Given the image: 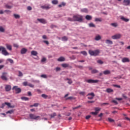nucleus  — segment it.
Wrapping results in <instances>:
<instances>
[{"mask_svg":"<svg viewBox=\"0 0 130 130\" xmlns=\"http://www.w3.org/2000/svg\"><path fill=\"white\" fill-rule=\"evenodd\" d=\"M74 22H82L83 21V16L80 15H77L73 16Z\"/></svg>","mask_w":130,"mask_h":130,"instance_id":"f257e3e1","label":"nucleus"},{"mask_svg":"<svg viewBox=\"0 0 130 130\" xmlns=\"http://www.w3.org/2000/svg\"><path fill=\"white\" fill-rule=\"evenodd\" d=\"M88 52L89 54L92 56H97V55H98L100 53V51H99V50H96L94 51L89 50Z\"/></svg>","mask_w":130,"mask_h":130,"instance_id":"f03ea898","label":"nucleus"},{"mask_svg":"<svg viewBox=\"0 0 130 130\" xmlns=\"http://www.w3.org/2000/svg\"><path fill=\"white\" fill-rule=\"evenodd\" d=\"M12 90H15L16 94H20L22 92V89L19 88L18 86H13Z\"/></svg>","mask_w":130,"mask_h":130,"instance_id":"7ed1b4c3","label":"nucleus"},{"mask_svg":"<svg viewBox=\"0 0 130 130\" xmlns=\"http://www.w3.org/2000/svg\"><path fill=\"white\" fill-rule=\"evenodd\" d=\"M88 84H96L99 82L98 80L88 79L85 81Z\"/></svg>","mask_w":130,"mask_h":130,"instance_id":"20e7f679","label":"nucleus"},{"mask_svg":"<svg viewBox=\"0 0 130 130\" xmlns=\"http://www.w3.org/2000/svg\"><path fill=\"white\" fill-rule=\"evenodd\" d=\"M29 116L30 119H35V120L39 119V118H40V116H36V115L34 114H29Z\"/></svg>","mask_w":130,"mask_h":130,"instance_id":"39448f33","label":"nucleus"},{"mask_svg":"<svg viewBox=\"0 0 130 130\" xmlns=\"http://www.w3.org/2000/svg\"><path fill=\"white\" fill-rule=\"evenodd\" d=\"M122 36V35H121V34H117L114 36H112L111 37V38L113 39V40H115V39H120L121 38V37Z\"/></svg>","mask_w":130,"mask_h":130,"instance_id":"423d86ee","label":"nucleus"},{"mask_svg":"<svg viewBox=\"0 0 130 130\" xmlns=\"http://www.w3.org/2000/svg\"><path fill=\"white\" fill-rule=\"evenodd\" d=\"M7 75H8V73L6 72H4L2 74V75L1 76V79L3 80V81H8V78H7Z\"/></svg>","mask_w":130,"mask_h":130,"instance_id":"0eeeda50","label":"nucleus"},{"mask_svg":"<svg viewBox=\"0 0 130 130\" xmlns=\"http://www.w3.org/2000/svg\"><path fill=\"white\" fill-rule=\"evenodd\" d=\"M87 96L88 99H89V100H92V99H93L94 97H95V94H94V92H91L88 93L87 94Z\"/></svg>","mask_w":130,"mask_h":130,"instance_id":"6e6552de","label":"nucleus"},{"mask_svg":"<svg viewBox=\"0 0 130 130\" xmlns=\"http://www.w3.org/2000/svg\"><path fill=\"white\" fill-rule=\"evenodd\" d=\"M2 54L5 56L9 55V52L7 51V50H6V48L5 47H3V48H2Z\"/></svg>","mask_w":130,"mask_h":130,"instance_id":"1a4fd4ad","label":"nucleus"},{"mask_svg":"<svg viewBox=\"0 0 130 130\" xmlns=\"http://www.w3.org/2000/svg\"><path fill=\"white\" fill-rule=\"evenodd\" d=\"M12 89V86L10 85H6L5 86V90L6 92H10V90Z\"/></svg>","mask_w":130,"mask_h":130,"instance_id":"9d476101","label":"nucleus"},{"mask_svg":"<svg viewBox=\"0 0 130 130\" xmlns=\"http://www.w3.org/2000/svg\"><path fill=\"white\" fill-rule=\"evenodd\" d=\"M37 20L39 21V22L42 23V24H46V23H47V22H46V20H45V19H44L38 18Z\"/></svg>","mask_w":130,"mask_h":130,"instance_id":"9b49d317","label":"nucleus"},{"mask_svg":"<svg viewBox=\"0 0 130 130\" xmlns=\"http://www.w3.org/2000/svg\"><path fill=\"white\" fill-rule=\"evenodd\" d=\"M61 67H62V68H70V69H72L73 68L72 66H70L68 63H62L61 64Z\"/></svg>","mask_w":130,"mask_h":130,"instance_id":"f8f14e48","label":"nucleus"},{"mask_svg":"<svg viewBox=\"0 0 130 130\" xmlns=\"http://www.w3.org/2000/svg\"><path fill=\"white\" fill-rule=\"evenodd\" d=\"M122 62H129V58L127 57H123L122 59Z\"/></svg>","mask_w":130,"mask_h":130,"instance_id":"ddd939ff","label":"nucleus"},{"mask_svg":"<svg viewBox=\"0 0 130 130\" xmlns=\"http://www.w3.org/2000/svg\"><path fill=\"white\" fill-rule=\"evenodd\" d=\"M27 51L28 50L27 49L23 48L21 49L20 53L21 54H25V53H26V52H27Z\"/></svg>","mask_w":130,"mask_h":130,"instance_id":"4468645a","label":"nucleus"},{"mask_svg":"<svg viewBox=\"0 0 130 130\" xmlns=\"http://www.w3.org/2000/svg\"><path fill=\"white\" fill-rule=\"evenodd\" d=\"M124 6H129L130 4V0H124Z\"/></svg>","mask_w":130,"mask_h":130,"instance_id":"2eb2a0df","label":"nucleus"},{"mask_svg":"<svg viewBox=\"0 0 130 130\" xmlns=\"http://www.w3.org/2000/svg\"><path fill=\"white\" fill-rule=\"evenodd\" d=\"M120 19L122 20V21H124V22H128L129 21V19L126 18L123 16H121Z\"/></svg>","mask_w":130,"mask_h":130,"instance_id":"dca6fc26","label":"nucleus"},{"mask_svg":"<svg viewBox=\"0 0 130 130\" xmlns=\"http://www.w3.org/2000/svg\"><path fill=\"white\" fill-rule=\"evenodd\" d=\"M41 8L42 9H43L44 10H49V9L50 8L49 6H46V5L42 6L41 7Z\"/></svg>","mask_w":130,"mask_h":130,"instance_id":"f3484780","label":"nucleus"},{"mask_svg":"<svg viewBox=\"0 0 130 130\" xmlns=\"http://www.w3.org/2000/svg\"><path fill=\"white\" fill-rule=\"evenodd\" d=\"M66 60V58L64 57L61 56L59 58L57 59L58 61H64Z\"/></svg>","mask_w":130,"mask_h":130,"instance_id":"a211bd4d","label":"nucleus"},{"mask_svg":"<svg viewBox=\"0 0 130 130\" xmlns=\"http://www.w3.org/2000/svg\"><path fill=\"white\" fill-rule=\"evenodd\" d=\"M5 104L6 105H7V106H8V107H10V108H15V106H11V103H7L5 102Z\"/></svg>","mask_w":130,"mask_h":130,"instance_id":"6ab92c4d","label":"nucleus"},{"mask_svg":"<svg viewBox=\"0 0 130 130\" xmlns=\"http://www.w3.org/2000/svg\"><path fill=\"white\" fill-rule=\"evenodd\" d=\"M85 19L88 21H90L92 20V16H91L90 15H87L85 16Z\"/></svg>","mask_w":130,"mask_h":130,"instance_id":"aec40b11","label":"nucleus"},{"mask_svg":"<svg viewBox=\"0 0 130 130\" xmlns=\"http://www.w3.org/2000/svg\"><path fill=\"white\" fill-rule=\"evenodd\" d=\"M6 46L9 50H12V45H9V44H6Z\"/></svg>","mask_w":130,"mask_h":130,"instance_id":"412c9836","label":"nucleus"},{"mask_svg":"<svg viewBox=\"0 0 130 130\" xmlns=\"http://www.w3.org/2000/svg\"><path fill=\"white\" fill-rule=\"evenodd\" d=\"M111 72L109 70H106L103 72L104 75H110Z\"/></svg>","mask_w":130,"mask_h":130,"instance_id":"4be33fe9","label":"nucleus"},{"mask_svg":"<svg viewBox=\"0 0 130 130\" xmlns=\"http://www.w3.org/2000/svg\"><path fill=\"white\" fill-rule=\"evenodd\" d=\"M65 81H68V83L69 84V85H71V84H73V81L71 79L67 78L66 79H65Z\"/></svg>","mask_w":130,"mask_h":130,"instance_id":"5701e85b","label":"nucleus"},{"mask_svg":"<svg viewBox=\"0 0 130 130\" xmlns=\"http://www.w3.org/2000/svg\"><path fill=\"white\" fill-rule=\"evenodd\" d=\"M94 39H95V40H96V41H98L99 40H101V36H100V35L96 36Z\"/></svg>","mask_w":130,"mask_h":130,"instance_id":"b1692460","label":"nucleus"},{"mask_svg":"<svg viewBox=\"0 0 130 130\" xmlns=\"http://www.w3.org/2000/svg\"><path fill=\"white\" fill-rule=\"evenodd\" d=\"M106 44H113V42H112V41H110V40H106Z\"/></svg>","mask_w":130,"mask_h":130,"instance_id":"393cba45","label":"nucleus"},{"mask_svg":"<svg viewBox=\"0 0 130 130\" xmlns=\"http://www.w3.org/2000/svg\"><path fill=\"white\" fill-rule=\"evenodd\" d=\"M81 12L82 13H88V9L87 8H83L81 9Z\"/></svg>","mask_w":130,"mask_h":130,"instance_id":"a878e982","label":"nucleus"},{"mask_svg":"<svg viewBox=\"0 0 130 130\" xmlns=\"http://www.w3.org/2000/svg\"><path fill=\"white\" fill-rule=\"evenodd\" d=\"M31 55L36 56V55H37V54H38V53L36 51H32L31 52Z\"/></svg>","mask_w":130,"mask_h":130,"instance_id":"bb28decb","label":"nucleus"},{"mask_svg":"<svg viewBox=\"0 0 130 130\" xmlns=\"http://www.w3.org/2000/svg\"><path fill=\"white\" fill-rule=\"evenodd\" d=\"M21 99L23 100L24 101H29V98L23 96L21 98Z\"/></svg>","mask_w":130,"mask_h":130,"instance_id":"cd10ccee","label":"nucleus"},{"mask_svg":"<svg viewBox=\"0 0 130 130\" xmlns=\"http://www.w3.org/2000/svg\"><path fill=\"white\" fill-rule=\"evenodd\" d=\"M106 92H107V93H112V92H113V89L111 88H107L106 89Z\"/></svg>","mask_w":130,"mask_h":130,"instance_id":"c85d7f7f","label":"nucleus"},{"mask_svg":"<svg viewBox=\"0 0 130 130\" xmlns=\"http://www.w3.org/2000/svg\"><path fill=\"white\" fill-rule=\"evenodd\" d=\"M99 71L96 69H93L91 71V74H97Z\"/></svg>","mask_w":130,"mask_h":130,"instance_id":"c756f323","label":"nucleus"},{"mask_svg":"<svg viewBox=\"0 0 130 130\" xmlns=\"http://www.w3.org/2000/svg\"><path fill=\"white\" fill-rule=\"evenodd\" d=\"M52 4L53 5H57V4H58V1H57V0H53V1H52Z\"/></svg>","mask_w":130,"mask_h":130,"instance_id":"7c9ffc66","label":"nucleus"},{"mask_svg":"<svg viewBox=\"0 0 130 130\" xmlns=\"http://www.w3.org/2000/svg\"><path fill=\"white\" fill-rule=\"evenodd\" d=\"M95 22H102V18H96L95 19Z\"/></svg>","mask_w":130,"mask_h":130,"instance_id":"2f4dec72","label":"nucleus"},{"mask_svg":"<svg viewBox=\"0 0 130 130\" xmlns=\"http://www.w3.org/2000/svg\"><path fill=\"white\" fill-rule=\"evenodd\" d=\"M94 110L95 112H98V113H99V111L101 110V108L96 107L94 108Z\"/></svg>","mask_w":130,"mask_h":130,"instance_id":"473e14b6","label":"nucleus"},{"mask_svg":"<svg viewBox=\"0 0 130 130\" xmlns=\"http://www.w3.org/2000/svg\"><path fill=\"white\" fill-rule=\"evenodd\" d=\"M68 37L64 36L62 37V41H68Z\"/></svg>","mask_w":130,"mask_h":130,"instance_id":"72a5a7b5","label":"nucleus"},{"mask_svg":"<svg viewBox=\"0 0 130 130\" xmlns=\"http://www.w3.org/2000/svg\"><path fill=\"white\" fill-rule=\"evenodd\" d=\"M5 30L3 26H0V32H2V33H4L5 32Z\"/></svg>","mask_w":130,"mask_h":130,"instance_id":"f704fd0d","label":"nucleus"},{"mask_svg":"<svg viewBox=\"0 0 130 130\" xmlns=\"http://www.w3.org/2000/svg\"><path fill=\"white\" fill-rule=\"evenodd\" d=\"M42 97L44 98V99H47V97H48V95L45 94H42Z\"/></svg>","mask_w":130,"mask_h":130,"instance_id":"c9c22d12","label":"nucleus"},{"mask_svg":"<svg viewBox=\"0 0 130 130\" xmlns=\"http://www.w3.org/2000/svg\"><path fill=\"white\" fill-rule=\"evenodd\" d=\"M14 17L15 18V19H20V15L18 14H14Z\"/></svg>","mask_w":130,"mask_h":130,"instance_id":"e433bc0d","label":"nucleus"},{"mask_svg":"<svg viewBox=\"0 0 130 130\" xmlns=\"http://www.w3.org/2000/svg\"><path fill=\"white\" fill-rule=\"evenodd\" d=\"M13 112H14V110H11L10 111H8L6 112V113L8 114H12V113H13Z\"/></svg>","mask_w":130,"mask_h":130,"instance_id":"4c0bfd02","label":"nucleus"},{"mask_svg":"<svg viewBox=\"0 0 130 130\" xmlns=\"http://www.w3.org/2000/svg\"><path fill=\"white\" fill-rule=\"evenodd\" d=\"M51 118H53L55 116H56V113H53V114L50 115Z\"/></svg>","mask_w":130,"mask_h":130,"instance_id":"58836bf2","label":"nucleus"},{"mask_svg":"<svg viewBox=\"0 0 130 130\" xmlns=\"http://www.w3.org/2000/svg\"><path fill=\"white\" fill-rule=\"evenodd\" d=\"M108 121H109V122H114V120L111 118H108Z\"/></svg>","mask_w":130,"mask_h":130,"instance_id":"ea45409f","label":"nucleus"},{"mask_svg":"<svg viewBox=\"0 0 130 130\" xmlns=\"http://www.w3.org/2000/svg\"><path fill=\"white\" fill-rule=\"evenodd\" d=\"M98 63H99L100 64H103L104 62L101 60H98L97 61Z\"/></svg>","mask_w":130,"mask_h":130,"instance_id":"a19ab883","label":"nucleus"},{"mask_svg":"<svg viewBox=\"0 0 130 130\" xmlns=\"http://www.w3.org/2000/svg\"><path fill=\"white\" fill-rule=\"evenodd\" d=\"M111 25V26H113V27H117V23H112Z\"/></svg>","mask_w":130,"mask_h":130,"instance_id":"79ce46f5","label":"nucleus"},{"mask_svg":"<svg viewBox=\"0 0 130 130\" xmlns=\"http://www.w3.org/2000/svg\"><path fill=\"white\" fill-rule=\"evenodd\" d=\"M80 53H81L83 55H87V52H86V51H81Z\"/></svg>","mask_w":130,"mask_h":130,"instance_id":"37998d69","label":"nucleus"},{"mask_svg":"<svg viewBox=\"0 0 130 130\" xmlns=\"http://www.w3.org/2000/svg\"><path fill=\"white\" fill-rule=\"evenodd\" d=\"M73 99H75L74 98V97H73V96H69V97L66 98V100H72Z\"/></svg>","mask_w":130,"mask_h":130,"instance_id":"c03bdc74","label":"nucleus"},{"mask_svg":"<svg viewBox=\"0 0 130 130\" xmlns=\"http://www.w3.org/2000/svg\"><path fill=\"white\" fill-rule=\"evenodd\" d=\"M80 107H82V106L79 105L77 107L73 108V110H75V109H78V108H80Z\"/></svg>","mask_w":130,"mask_h":130,"instance_id":"a18cd8bd","label":"nucleus"},{"mask_svg":"<svg viewBox=\"0 0 130 130\" xmlns=\"http://www.w3.org/2000/svg\"><path fill=\"white\" fill-rule=\"evenodd\" d=\"M27 86H28V87H30V88H34V85L30 83H28Z\"/></svg>","mask_w":130,"mask_h":130,"instance_id":"49530a36","label":"nucleus"},{"mask_svg":"<svg viewBox=\"0 0 130 130\" xmlns=\"http://www.w3.org/2000/svg\"><path fill=\"white\" fill-rule=\"evenodd\" d=\"M45 61H46V58L43 57V58H42L41 62H44Z\"/></svg>","mask_w":130,"mask_h":130,"instance_id":"de8ad7c7","label":"nucleus"},{"mask_svg":"<svg viewBox=\"0 0 130 130\" xmlns=\"http://www.w3.org/2000/svg\"><path fill=\"white\" fill-rule=\"evenodd\" d=\"M19 77H23V73L21 71H19Z\"/></svg>","mask_w":130,"mask_h":130,"instance_id":"09e8293b","label":"nucleus"},{"mask_svg":"<svg viewBox=\"0 0 130 130\" xmlns=\"http://www.w3.org/2000/svg\"><path fill=\"white\" fill-rule=\"evenodd\" d=\"M41 78H44V79H46L47 78V76L46 75H42L41 76Z\"/></svg>","mask_w":130,"mask_h":130,"instance_id":"8fccbe9b","label":"nucleus"},{"mask_svg":"<svg viewBox=\"0 0 130 130\" xmlns=\"http://www.w3.org/2000/svg\"><path fill=\"white\" fill-rule=\"evenodd\" d=\"M8 61L10 62V63H14V60L12 59H8Z\"/></svg>","mask_w":130,"mask_h":130,"instance_id":"3c124183","label":"nucleus"},{"mask_svg":"<svg viewBox=\"0 0 130 130\" xmlns=\"http://www.w3.org/2000/svg\"><path fill=\"white\" fill-rule=\"evenodd\" d=\"M89 27H94L95 25L93 24V23H90L89 24Z\"/></svg>","mask_w":130,"mask_h":130,"instance_id":"603ef678","label":"nucleus"},{"mask_svg":"<svg viewBox=\"0 0 130 130\" xmlns=\"http://www.w3.org/2000/svg\"><path fill=\"white\" fill-rule=\"evenodd\" d=\"M79 94L80 95H82V96H84V95L85 94V92L84 91H81L79 92Z\"/></svg>","mask_w":130,"mask_h":130,"instance_id":"864d4df0","label":"nucleus"},{"mask_svg":"<svg viewBox=\"0 0 130 130\" xmlns=\"http://www.w3.org/2000/svg\"><path fill=\"white\" fill-rule=\"evenodd\" d=\"M98 113V112H92L91 113V114H93V115H97Z\"/></svg>","mask_w":130,"mask_h":130,"instance_id":"5fc2aeb1","label":"nucleus"},{"mask_svg":"<svg viewBox=\"0 0 130 130\" xmlns=\"http://www.w3.org/2000/svg\"><path fill=\"white\" fill-rule=\"evenodd\" d=\"M44 43H45L46 44H47V45H48L49 44V42H48V41H43Z\"/></svg>","mask_w":130,"mask_h":130,"instance_id":"6e6d98bb","label":"nucleus"},{"mask_svg":"<svg viewBox=\"0 0 130 130\" xmlns=\"http://www.w3.org/2000/svg\"><path fill=\"white\" fill-rule=\"evenodd\" d=\"M6 106V103L2 104V106L1 107V108H4Z\"/></svg>","mask_w":130,"mask_h":130,"instance_id":"4d7b16f0","label":"nucleus"},{"mask_svg":"<svg viewBox=\"0 0 130 130\" xmlns=\"http://www.w3.org/2000/svg\"><path fill=\"white\" fill-rule=\"evenodd\" d=\"M113 87H116V88H120V85H116V84H114L113 85Z\"/></svg>","mask_w":130,"mask_h":130,"instance_id":"13d9d810","label":"nucleus"},{"mask_svg":"<svg viewBox=\"0 0 130 130\" xmlns=\"http://www.w3.org/2000/svg\"><path fill=\"white\" fill-rule=\"evenodd\" d=\"M6 8L7 9H11L12 8V6H9V5H6Z\"/></svg>","mask_w":130,"mask_h":130,"instance_id":"bf43d9fd","label":"nucleus"},{"mask_svg":"<svg viewBox=\"0 0 130 130\" xmlns=\"http://www.w3.org/2000/svg\"><path fill=\"white\" fill-rule=\"evenodd\" d=\"M68 21H71V22L74 21V17L73 18H68Z\"/></svg>","mask_w":130,"mask_h":130,"instance_id":"052dcab7","label":"nucleus"},{"mask_svg":"<svg viewBox=\"0 0 130 130\" xmlns=\"http://www.w3.org/2000/svg\"><path fill=\"white\" fill-rule=\"evenodd\" d=\"M39 105V104H38V103H35L34 104V107H38Z\"/></svg>","mask_w":130,"mask_h":130,"instance_id":"680f3d73","label":"nucleus"},{"mask_svg":"<svg viewBox=\"0 0 130 130\" xmlns=\"http://www.w3.org/2000/svg\"><path fill=\"white\" fill-rule=\"evenodd\" d=\"M23 86H28V82H24L23 83Z\"/></svg>","mask_w":130,"mask_h":130,"instance_id":"e2e57ef3","label":"nucleus"},{"mask_svg":"<svg viewBox=\"0 0 130 130\" xmlns=\"http://www.w3.org/2000/svg\"><path fill=\"white\" fill-rule=\"evenodd\" d=\"M112 102L113 103H114L115 104H118V103H117V101H116V100H113V101H112Z\"/></svg>","mask_w":130,"mask_h":130,"instance_id":"0e129e2a","label":"nucleus"},{"mask_svg":"<svg viewBox=\"0 0 130 130\" xmlns=\"http://www.w3.org/2000/svg\"><path fill=\"white\" fill-rule=\"evenodd\" d=\"M90 118H91V116L90 115H87L85 117L86 119H89Z\"/></svg>","mask_w":130,"mask_h":130,"instance_id":"69168bd1","label":"nucleus"},{"mask_svg":"<svg viewBox=\"0 0 130 130\" xmlns=\"http://www.w3.org/2000/svg\"><path fill=\"white\" fill-rule=\"evenodd\" d=\"M13 46L14 47H16L17 48H18V47H19V45H18V44H14Z\"/></svg>","mask_w":130,"mask_h":130,"instance_id":"338daca9","label":"nucleus"},{"mask_svg":"<svg viewBox=\"0 0 130 130\" xmlns=\"http://www.w3.org/2000/svg\"><path fill=\"white\" fill-rule=\"evenodd\" d=\"M27 10H28V11H31V10H32V7H31L30 6H28Z\"/></svg>","mask_w":130,"mask_h":130,"instance_id":"774afa93","label":"nucleus"}]
</instances>
